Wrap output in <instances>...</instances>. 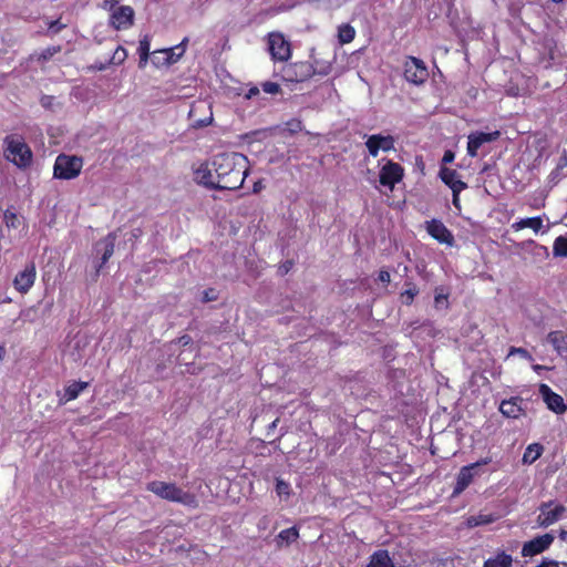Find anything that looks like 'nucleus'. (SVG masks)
Returning a JSON list of instances; mask_svg holds the SVG:
<instances>
[{
    "label": "nucleus",
    "mask_w": 567,
    "mask_h": 567,
    "mask_svg": "<svg viewBox=\"0 0 567 567\" xmlns=\"http://www.w3.org/2000/svg\"><path fill=\"white\" fill-rule=\"evenodd\" d=\"M247 157L240 153H220L214 156L212 165L220 190H234L243 186L247 176Z\"/></svg>",
    "instance_id": "nucleus-1"
},
{
    "label": "nucleus",
    "mask_w": 567,
    "mask_h": 567,
    "mask_svg": "<svg viewBox=\"0 0 567 567\" xmlns=\"http://www.w3.org/2000/svg\"><path fill=\"white\" fill-rule=\"evenodd\" d=\"M146 489L154 493L162 499L178 503L188 508L198 507L197 497L193 493L178 487L175 483L152 481L147 483Z\"/></svg>",
    "instance_id": "nucleus-2"
},
{
    "label": "nucleus",
    "mask_w": 567,
    "mask_h": 567,
    "mask_svg": "<svg viewBox=\"0 0 567 567\" xmlns=\"http://www.w3.org/2000/svg\"><path fill=\"white\" fill-rule=\"evenodd\" d=\"M4 156L19 168L30 166L32 162V152L21 136L9 135L4 138Z\"/></svg>",
    "instance_id": "nucleus-3"
},
{
    "label": "nucleus",
    "mask_w": 567,
    "mask_h": 567,
    "mask_svg": "<svg viewBox=\"0 0 567 567\" xmlns=\"http://www.w3.org/2000/svg\"><path fill=\"white\" fill-rule=\"evenodd\" d=\"M83 167V159L75 155L60 154L53 167V176L59 179H73L78 177Z\"/></svg>",
    "instance_id": "nucleus-4"
},
{
    "label": "nucleus",
    "mask_w": 567,
    "mask_h": 567,
    "mask_svg": "<svg viewBox=\"0 0 567 567\" xmlns=\"http://www.w3.org/2000/svg\"><path fill=\"white\" fill-rule=\"evenodd\" d=\"M489 462L491 460L486 457L461 467L456 476V483L454 485L452 496H458L461 493H463L473 482L474 477L481 474V467L488 464Z\"/></svg>",
    "instance_id": "nucleus-5"
},
{
    "label": "nucleus",
    "mask_w": 567,
    "mask_h": 567,
    "mask_svg": "<svg viewBox=\"0 0 567 567\" xmlns=\"http://www.w3.org/2000/svg\"><path fill=\"white\" fill-rule=\"evenodd\" d=\"M379 163H383L379 173L380 184L392 190L395 184L401 182L404 169L400 164L391 159L383 158Z\"/></svg>",
    "instance_id": "nucleus-6"
},
{
    "label": "nucleus",
    "mask_w": 567,
    "mask_h": 567,
    "mask_svg": "<svg viewBox=\"0 0 567 567\" xmlns=\"http://www.w3.org/2000/svg\"><path fill=\"white\" fill-rule=\"evenodd\" d=\"M429 72L424 62L417 58L409 56L404 63V78L413 84H422L427 80Z\"/></svg>",
    "instance_id": "nucleus-7"
},
{
    "label": "nucleus",
    "mask_w": 567,
    "mask_h": 567,
    "mask_svg": "<svg viewBox=\"0 0 567 567\" xmlns=\"http://www.w3.org/2000/svg\"><path fill=\"white\" fill-rule=\"evenodd\" d=\"M268 45L274 60L287 61L291 56L290 43L279 32L269 33Z\"/></svg>",
    "instance_id": "nucleus-8"
},
{
    "label": "nucleus",
    "mask_w": 567,
    "mask_h": 567,
    "mask_svg": "<svg viewBox=\"0 0 567 567\" xmlns=\"http://www.w3.org/2000/svg\"><path fill=\"white\" fill-rule=\"evenodd\" d=\"M313 75L310 62H296L282 69V79L289 82H303Z\"/></svg>",
    "instance_id": "nucleus-9"
},
{
    "label": "nucleus",
    "mask_w": 567,
    "mask_h": 567,
    "mask_svg": "<svg viewBox=\"0 0 567 567\" xmlns=\"http://www.w3.org/2000/svg\"><path fill=\"white\" fill-rule=\"evenodd\" d=\"M394 144L395 140L392 135L372 134L365 140V147L372 157H377L381 151H393Z\"/></svg>",
    "instance_id": "nucleus-10"
},
{
    "label": "nucleus",
    "mask_w": 567,
    "mask_h": 567,
    "mask_svg": "<svg viewBox=\"0 0 567 567\" xmlns=\"http://www.w3.org/2000/svg\"><path fill=\"white\" fill-rule=\"evenodd\" d=\"M553 504V502H546L539 506L540 513L537 517V523L540 527H548L558 522L566 512V507L564 505H556L551 508Z\"/></svg>",
    "instance_id": "nucleus-11"
},
{
    "label": "nucleus",
    "mask_w": 567,
    "mask_h": 567,
    "mask_svg": "<svg viewBox=\"0 0 567 567\" xmlns=\"http://www.w3.org/2000/svg\"><path fill=\"white\" fill-rule=\"evenodd\" d=\"M555 537L551 533H547L540 536H537L529 542H526L522 548V556L524 557H533L535 555L542 554L546 549L550 547Z\"/></svg>",
    "instance_id": "nucleus-12"
},
{
    "label": "nucleus",
    "mask_w": 567,
    "mask_h": 567,
    "mask_svg": "<svg viewBox=\"0 0 567 567\" xmlns=\"http://www.w3.org/2000/svg\"><path fill=\"white\" fill-rule=\"evenodd\" d=\"M37 270L33 262L25 266L19 271L13 279V287L20 293H27L34 285Z\"/></svg>",
    "instance_id": "nucleus-13"
},
{
    "label": "nucleus",
    "mask_w": 567,
    "mask_h": 567,
    "mask_svg": "<svg viewBox=\"0 0 567 567\" xmlns=\"http://www.w3.org/2000/svg\"><path fill=\"white\" fill-rule=\"evenodd\" d=\"M426 230L429 235H431L440 244H445L447 246L454 245L453 234L441 220L432 219L426 221Z\"/></svg>",
    "instance_id": "nucleus-14"
},
{
    "label": "nucleus",
    "mask_w": 567,
    "mask_h": 567,
    "mask_svg": "<svg viewBox=\"0 0 567 567\" xmlns=\"http://www.w3.org/2000/svg\"><path fill=\"white\" fill-rule=\"evenodd\" d=\"M499 137V132L495 131L492 133L484 132H474L471 133L467 137V154L471 157H475L477 155L478 148L486 144L496 141Z\"/></svg>",
    "instance_id": "nucleus-15"
},
{
    "label": "nucleus",
    "mask_w": 567,
    "mask_h": 567,
    "mask_svg": "<svg viewBox=\"0 0 567 567\" xmlns=\"http://www.w3.org/2000/svg\"><path fill=\"white\" fill-rule=\"evenodd\" d=\"M539 394L542 395L547 408L557 414H561L566 411V405L561 395L554 392L549 385L542 383L539 385Z\"/></svg>",
    "instance_id": "nucleus-16"
},
{
    "label": "nucleus",
    "mask_w": 567,
    "mask_h": 567,
    "mask_svg": "<svg viewBox=\"0 0 567 567\" xmlns=\"http://www.w3.org/2000/svg\"><path fill=\"white\" fill-rule=\"evenodd\" d=\"M439 176L441 181L451 188L452 193H461L467 187V184L461 181L460 175L455 169L441 166Z\"/></svg>",
    "instance_id": "nucleus-17"
},
{
    "label": "nucleus",
    "mask_w": 567,
    "mask_h": 567,
    "mask_svg": "<svg viewBox=\"0 0 567 567\" xmlns=\"http://www.w3.org/2000/svg\"><path fill=\"white\" fill-rule=\"evenodd\" d=\"M115 247V235L109 234L105 238L99 240L95 244L96 254H101V264L97 267V272L107 262V260L112 257Z\"/></svg>",
    "instance_id": "nucleus-18"
},
{
    "label": "nucleus",
    "mask_w": 567,
    "mask_h": 567,
    "mask_svg": "<svg viewBox=\"0 0 567 567\" xmlns=\"http://www.w3.org/2000/svg\"><path fill=\"white\" fill-rule=\"evenodd\" d=\"M194 174H195V181L198 184H200L209 189H219V187L216 186L217 178L215 179L214 174L207 163L200 164L196 168Z\"/></svg>",
    "instance_id": "nucleus-19"
},
{
    "label": "nucleus",
    "mask_w": 567,
    "mask_h": 567,
    "mask_svg": "<svg viewBox=\"0 0 567 567\" xmlns=\"http://www.w3.org/2000/svg\"><path fill=\"white\" fill-rule=\"evenodd\" d=\"M134 11L128 6H122L112 14V24L116 29L127 28L132 24Z\"/></svg>",
    "instance_id": "nucleus-20"
},
{
    "label": "nucleus",
    "mask_w": 567,
    "mask_h": 567,
    "mask_svg": "<svg viewBox=\"0 0 567 567\" xmlns=\"http://www.w3.org/2000/svg\"><path fill=\"white\" fill-rule=\"evenodd\" d=\"M522 403L523 399L518 396L511 398L508 400H503L499 405V411L506 417L516 419L523 412Z\"/></svg>",
    "instance_id": "nucleus-21"
},
{
    "label": "nucleus",
    "mask_w": 567,
    "mask_h": 567,
    "mask_svg": "<svg viewBox=\"0 0 567 567\" xmlns=\"http://www.w3.org/2000/svg\"><path fill=\"white\" fill-rule=\"evenodd\" d=\"M185 53L183 45H175L169 49L155 51V54L163 55V62H154L155 65H171L176 63Z\"/></svg>",
    "instance_id": "nucleus-22"
},
{
    "label": "nucleus",
    "mask_w": 567,
    "mask_h": 567,
    "mask_svg": "<svg viewBox=\"0 0 567 567\" xmlns=\"http://www.w3.org/2000/svg\"><path fill=\"white\" fill-rule=\"evenodd\" d=\"M547 340L561 358L567 359V334L561 331H551Z\"/></svg>",
    "instance_id": "nucleus-23"
},
{
    "label": "nucleus",
    "mask_w": 567,
    "mask_h": 567,
    "mask_svg": "<svg viewBox=\"0 0 567 567\" xmlns=\"http://www.w3.org/2000/svg\"><path fill=\"white\" fill-rule=\"evenodd\" d=\"M367 567H395L390 554L385 549H379L370 556Z\"/></svg>",
    "instance_id": "nucleus-24"
},
{
    "label": "nucleus",
    "mask_w": 567,
    "mask_h": 567,
    "mask_svg": "<svg viewBox=\"0 0 567 567\" xmlns=\"http://www.w3.org/2000/svg\"><path fill=\"white\" fill-rule=\"evenodd\" d=\"M89 386V382H72L64 389V395L61 401L69 402L75 400L80 393Z\"/></svg>",
    "instance_id": "nucleus-25"
},
{
    "label": "nucleus",
    "mask_w": 567,
    "mask_h": 567,
    "mask_svg": "<svg viewBox=\"0 0 567 567\" xmlns=\"http://www.w3.org/2000/svg\"><path fill=\"white\" fill-rule=\"evenodd\" d=\"M544 447L539 443L529 444L523 455L522 462L523 464H533L537 461L543 454Z\"/></svg>",
    "instance_id": "nucleus-26"
},
{
    "label": "nucleus",
    "mask_w": 567,
    "mask_h": 567,
    "mask_svg": "<svg viewBox=\"0 0 567 567\" xmlns=\"http://www.w3.org/2000/svg\"><path fill=\"white\" fill-rule=\"evenodd\" d=\"M512 227L515 230H520L524 228H532L535 233H538L543 227V219L542 217H529V218H523L518 221H515Z\"/></svg>",
    "instance_id": "nucleus-27"
},
{
    "label": "nucleus",
    "mask_w": 567,
    "mask_h": 567,
    "mask_svg": "<svg viewBox=\"0 0 567 567\" xmlns=\"http://www.w3.org/2000/svg\"><path fill=\"white\" fill-rule=\"evenodd\" d=\"M299 537V530L297 527H290L281 530L277 536V546L281 547L284 545L288 546L295 543Z\"/></svg>",
    "instance_id": "nucleus-28"
},
{
    "label": "nucleus",
    "mask_w": 567,
    "mask_h": 567,
    "mask_svg": "<svg viewBox=\"0 0 567 567\" xmlns=\"http://www.w3.org/2000/svg\"><path fill=\"white\" fill-rule=\"evenodd\" d=\"M513 558L504 551L498 553L495 557H491L484 563V567H512Z\"/></svg>",
    "instance_id": "nucleus-29"
},
{
    "label": "nucleus",
    "mask_w": 567,
    "mask_h": 567,
    "mask_svg": "<svg viewBox=\"0 0 567 567\" xmlns=\"http://www.w3.org/2000/svg\"><path fill=\"white\" fill-rule=\"evenodd\" d=\"M355 37V30L349 23L341 24L338 28V40L341 44H347L353 41Z\"/></svg>",
    "instance_id": "nucleus-30"
},
{
    "label": "nucleus",
    "mask_w": 567,
    "mask_h": 567,
    "mask_svg": "<svg viewBox=\"0 0 567 567\" xmlns=\"http://www.w3.org/2000/svg\"><path fill=\"white\" fill-rule=\"evenodd\" d=\"M150 49H151L150 40L147 39V37H145L144 39H142L140 41V45H138V54H140L138 66L141 69L145 68V65L148 61Z\"/></svg>",
    "instance_id": "nucleus-31"
},
{
    "label": "nucleus",
    "mask_w": 567,
    "mask_h": 567,
    "mask_svg": "<svg viewBox=\"0 0 567 567\" xmlns=\"http://www.w3.org/2000/svg\"><path fill=\"white\" fill-rule=\"evenodd\" d=\"M553 255L555 257H567V237L558 236L554 240Z\"/></svg>",
    "instance_id": "nucleus-32"
},
{
    "label": "nucleus",
    "mask_w": 567,
    "mask_h": 567,
    "mask_svg": "<svg viewBox=\"0 0 567 567\" xmlns=\"http://www.w3.org/2000/svg\"><path fill=\"white\" fill-rule=\"evenodd\" d=\"M309 2L316 3L320 9L333 10L341 8L347 0H309Z\"/></svg>",
    "instance_id": "nucleus-33"
},
{
    "label": "nucleus",
    "mask_w": 567,
    "mask_h": 567,
    "mask_svg": "<svg viewBox=\"0 0 567 567\" xmlns=\"http://www.w3.org/2000/svg\"><path fill=\"white\" fill-rule=\"evenodd\" d=\"M312 64V70H313V75L315 74H319V75H328L331 70H332V63L331 62H326V61H318L316 60L315 63H311Z\"/></svg>",
    "instance_id": "nucleus-34"
},
{
    "label": "nucleus",
    "mask_w": 567,
    "mask_h": 567,
    "mask_svg": "<svg viewBox=\"0 0 567 567\" xmlns=\"http://www.w3.org/2000/svg\"><path fill=\"white\" fill-rule=\"evenodd\" d=\"M493 522V518L491 515H473L467 518V525L471 527L486 525Z\"/></svg>",
    "instance_id": "nucleus-35"
},
{
    "label": "nucleus",
    "mask_w": 567,
    "mask_h": 567,
    "mask_svg": "<svg viewBox=\"0 0 567 567\" xmlns=\"http://www.w3.org/2000/svg\"><path fill=\"white\" fill-rule=\"evenodd\" d=\"M417 293L419 289L416 288V286L409 284V288L405 289L400 297L403 303L410 306Z\"/></svg>",
    "instance_id": "nucleus-36"
},
{
    "label": "nucleus",
    "mask_w": 567,
    "mask_h": 567,
    "mask_svg": "<svg viewBox=\"0 0 567 567\" xmlns=\"http://www.w3.org/2000/svg\"><path fill=\"white\" fill-rule=\"evenodd\" d=\"M529 245H532V254L539 260H544L549 257V250L546 246L536 244L534 241H530Z\"/></svg>",
    "instance_id": "nucleus-37"
},
{
    "label": "nucleus",
    "mask_w": 567,
    "mask_h": 567,
    "mask_svg": "<svg viewBox=\"0 0 567 567\" xmlns=\"http://www.w3.org/2000/svg\"><path fill=\"white\" fill-rule=\"evenodd\" d=\"M126 58H127L126 50L123 47L118 45L114 50V53L107 64L120 65L125 61Z\"/></svg>",
    "instance_id": "nucleus-38"
},
{
    "label": "nucleus",
    "mask_w": 567,
    "mask_h": 567,
    "mask_svg": "<svg viewBox=\"0 0 567 567\" xmlns=\"http://www.w3.org/2000/svg\"><path fill=\"white\" fill-rule=\"evenodd\" d=\"M61 51V47L60 45H52V47H48L45 48L39 55H38V61L39 62H47L49 61L53 55H55L56 53H59Z\"/></svg>",
    "instance_id": "nucleus-39"
},
{
    "label": "nucleus",
    "mask_w": 567,
    "mask_h": 567,
    "mask_svg": "<svg viewBox=\"0 0 567 567\" xmlns=\"http://www.w3.org/2000/svg\"><path fill=\"white\" fill-rule=\"evenodd\" d=\"M3 221L8 228H18L20 224L17 214L10 209L4 212Z\"/></svg>",
    "instance_id": "nucleus-40"
},
{
    "label": "nucleus",
    "mask_w": 567,
    "mask_h": 567,
    "mask_svg": "<svg viewBox=\"0 0 567 567\" xmlns=\"http://www.w3.org/2000/svg\"><path fill=\"white\" fill-rule=\"evenodd\" d=\"M66 27V24L62 23L60 21V19L58 20H54V21H50L48 23V31H47V35L49 37H54L58 33H60L64 28Z\"/></svg>",
    "instance_id": "nucleus-41"
},
{
    "label": "nucleus",
    "mask_w": 567,
    "mask_h": 567,
    "mask_svg": "<svg viewBox=\"0 0 567 567\" xmlns=\"http://www.w3.org/2000/svg\"><path fill=\"white\" fill-rule=\"evenodd\" d=\"M434 303L437 309H442V308L446 309L449 307L447 293H444L443 289H440V290L436 289Z\"/></svg>",
    "instance_id": "nucleus-42"
},
{
    "label": "nucleus",
    "mask_w": 567,
    "mask_h": 567,
    "mask_svg": "<svg viewBox=\"0 0 567 567\" xmlns=\"http://www.w3.org/2000/svg\"><path fill=\"white\" fill-rule=\"evenodd\" d=\"M290 135H293L302 130V123L299 120L292 118L286 123L285 128Z\"/></svg>",
    "instance_id": "nucleus-43"
},
{
    "label": "nucleus",
    "mask_w": 567,
    "mask_h": 567,
    "mask_svg": "<svg viewBox=\"0 0 567 567\" xmlns=\"http://www.w3.org/2000/svg\"><path fill=\"white\" fill-rule=\"evenodd\" d=\"M276 492L278 495H289L290 486L282 480H277Z\"/></svg>",
    "instance_id": "nucleus-44"
},
{
    "label": "nucleus",
    "mask_w": 567,
    "mask_h": 567,
    "mask_svg": "<svg viewBox=\"0 0 567 567\" xmlns=\"http://www.w3.org/2000/svg\"><path fill=\"white\" fill-rule=\"evenodd\" d=\"M262 90L268 94H277L280 91V86L275 82L267 81L262 83Z\"/></svg>",
    "instance_id": "nucleus-45"
},
{
    "label": "nucleus",
    "mask_w": 567,
    "mask_h": 567,
    "mask_svg": "<svg viewBox=\"0 0 567 567\" xmlns=\"http://www.w3.org/2000/svg\"><path fill=\"white\" fill-rule=\"evenodd\" d=\"M509 354H518L520 358L532 361L530 353L524 348H511Z\"/></svg>",
    "instance_id": "nucleus-46"
},
{
    "label": "nucleus",
    "mask_w": 567,
    "mask_h": 567,
    "mask_svg": "<svg viewBox=\"0 0 567 567\" xmlns=\"http://www.w3.org/2000/svg\"><path fill=\"white\" fill-rule=\"evenodd\" d=\"M213 121V113L210 112L209 115L205 118H200V120H194V126L196 127H205L207 125H209Z\"/></svg>",
    "instance_id": "nucleus-47"
},
{
    "label": "nucleus",
    "mask_w": 567,
    "mask_h": 567,
    "mask_svg": "<svg viewBox=\"0 0 567 567\" xmlns=\"http://www.w3.org/2000/svg\"><path fill=\"white\" fill-rule=\"evenodd\" d=\"M217 299V293L214 289H207L203 292V301L209 302Z\"/></svg>",
    "instance_id": "nucleus-48"
},
{
    "label": "nucleus",
    "mask_w": 567,
    "mask_h": 567,
    "mask_svg": "<svg viewBox=\"0 0 567 567\" xmlns=\"http://www.w3.org/2000/svg\"><path fill=\"white\" fill-rule=\"evenodd\" d=\"M543 566L545 567H567V563H559L553 559L544 558L542 560Z\"/></svg>",
    "instance_id": "nucleus-49"
},
{
    "label": "nucleus",
    "mask_w": 567,
    "mask_h": 567,
    "mask_svg": "<svg viewBox=\"0 0 567 567\" xmlns=\"http://www.w3.org/2000/svg\"><path fill=\"white\" fill-rule=\"evenodd\" d=\"M454 158H455V154L452 151H450V150L445 151L444 155L442 157V164H443L442 166H445L446 164L452 163L454 161Z\"/></svg>",
    "instance_id": "nucleus-50"
},
{
    "label": "nucleus",
    "mask_w": 567,
    "mask_h": 567,
    "mask_svg": "<svg viewBox=\"0 0 567 567\" xmlns=\"http://www.w3.org/2000/svg\"><path fill=\"white\" fill-rule=\"evenodd\" d=\"M53 100H54V97L51 95H42L40 99V104L44 109H50L52 106Z\"/></svg>",
    "instance_id": "nucleus-51"
},
{
    "label": "nucleus",
    "mask_w": 567,
    "mask_h": 567,
    "mask_svg": "<svg viewBox=\"0 0 567 567\" xmlns=\"http://www.w3.org/2000/svg\"><path fill=\"white\" fill-rule=\"evenodd\" d=\"M379 280L382 281L383 284H389L391 280L390 272L384 269L380 270Z\"/></svg>",
    "instance_id": "nucleus-52"
},
{
    "label": "nucleus",
    "mask_w": 567,
    "mask_h": 567,
    "mask_svg": "<svg viewBox=\"0 0 567 567\" xmlns=\"http://www.w3.org/2000/svg\"><path fill=\"white\" fill-rule=\"evenodd\" d=\"M452 195H453L452 203H453L454 207L457 210H461L460 193H452Z\"/></svg>",
    "instance_id": "nucleus-53"
},
{
    "label": "nucleus",
    "mask_w": 567,
    "mask_h": 567,
    "mask_svg": "<svg viewBox=\"0 0 567 567\" xmlns=\"http://www.w3.org/2000/svg\"><path fill=\"white\" fill-rule=\"evenodd\" d=\"M178 342L185 347L188 346L192 342V338L188 334H184L178 339Z\"/></svg>",
    "instance_id": "nucleus-54"
},
{
    "label": "nucleus",
    "mask_w": 567,
    "mask_h": 567,
    "mask_svg": "<svg viewBox=\"0 0 567 567\" xmlns=\"http://www.w3.org/2000/svg\"><path fill=\"white\" fill-rule=\"evenodd\" d=\"M258 94H259V89H258L257 86H252V87H251V89H249V91L247 92L246 97H247V99H251V97H254V96H256V95H258Z\"/></svg>",
    "instance_id": "nucleus-55"
},
{
    "label": "nucleus",
    "mask_w": 567,
    "mask_h": 567,
    "mask_svg": "<svg viewBox=\"0 0 567 567\" xmlns=\"http://www.w3.org/2000/svg\"><path fill=\"white\" fill-rule=\"evenodd\" d=\"M291 266H292V262H291V261H287V262H285V264L280 267V271H281V274H287V272L290 270Z\"/></svg>",
    "instance_id": "nucleus-56"
},
{
    "label": "nucleus",
    "mask_w": 567,
    "mask_h": 567,
    "mask_svg": "<svg viewBox=\"0 0 567 567\" xmlns=\"http://www.w3.org/2000/svg\"><path fill=\"white\" fill-rule=\"evenodd\" d=\"M142 235V230L140 228H135L132 230L131 236L132 238H138Z\"/></svg>",
    "instance_id": "nucleus-57"
},
{
    "label": "nucleus",
    "mask_w": 567,
    "mask_h": 567,
    "mask_svg": "<svg viewBox=\"0 0 567 567\" xmlns=\"http://www.w3.org/2000/svg\"><path fill=\"white\" fill-rule=\"evenodd\" d=\"M566 165H567V157L564 156L560 158V163L558 164L556 169L559 171L560 168H564Z\"/></svg>",
    "instance_id": "nucleus-58"
},
{
    "label": "nucleus",
    "mask_w": 567,
    "mask_h": 567,
    "mask_svg": "<svg viewBox=\"0 0 567 567\" xmlns=\"http://www.w3.org/2000/svg\"><path fill=\"white\" fill-rule=\"evenodd\" d=\"M279 422V419H276L268 425V431H274L277 427V424Z\"/></svg>",
    "instance_id": "nucleus-59"
},
{
    "label": "nucleus",
    "mask_w": 567,
    "mask_h": 567,
    "mask_svg": "<svg viewBox=\"0 0 567 567\" xmlns=\"http://www.w3.org/2000/svg\"><path fill=\"white\" fill-rule=\"evenodd\" d=\"M559 538L564 542H567V532L561 529L559 533Z\"/></svg>",
    "instance_id": "nucleus-60"
},
{
    "label": "nucleus",
    "mask_w": 567,
    "mask_h": 567,
    "mask_svg": "<svg viewBox=\"0 0 567 567\" xmlns=\"http://www.w3.org/2000/svg\"><path fill=\"white\" fill-rule=\"evenodd\" d=\"M558 175H559V173H558V171L556 169L555 172H553V173L550 174V181H551V182H555V181L558 178Z\"/></svg>",
    "instance_id": "nucleus-61"
},
{
    "label": "nucleus",
    "mask_w": 567,
    "mask_h": 567,
    "mask_svg": "<svg viewBox=\"0 0 567 567\" xmlns=\"http://www.w3.org/2000/svg\"><path fill=\"white\" fill-rule=\"evenodd\" d=\"M154 62H163V55L154 53L153 63Z\"/></svg>",
    "instance_id": "nucleus-62"
},
{
    "label": "nucleus",
    "mask_w": 567,
    "mask_h": 567,
    "mask_svg": "<svg viewBox=\"0 0 567 567\" xmlns=\"http://www.w3.org/2000/svg\"><path fill=\"white\" fill-rule=\"evenodd\" d=\"M4 354H6V348L0 346V360L3 359Z\"/></svg>",
    "instance_id": "nucleus-63"
},
{
    "label": "nucleus",
    "mask_w": 567,
    "mask_h": 567,
    "mask_svg": "<svg viewBox=\"0 0 567 567\" xmlns=\"http://www.w3.org/2000/svg\"><path fill=\"white\" fill-rule=\"evenodd\" d=\"M197 110H198V106H194V107L190 110L189 115H190V116H194V114L197 112Z\"/></svg>",
    "instance_id": "nucleus-64"
}]
</instances>
